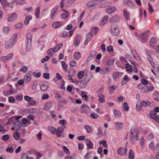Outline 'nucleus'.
<instances>
[{
  "label": "nucleus",
  "instance_id": "1",
  "mask_svg": "<svg viewBox=\"0 0 159 159\" xmlns=\"http://www.w3.org/2000/svg\"><path fill=\"white\" fill-rule=\"evenodd\" d=\"M33 35L30 32H28L26 34V38L27 42L25 44V50L28 51L30 49L31 46Z\"/></svg>",
  "mask_w": 159,
  "mask_h": 159
},
{
  "label": "nucleus",
  "instance_id": "2",
  "mask_svg": "<svg viewBox=\"0 0 159 159\" xmlns=\"http://www.w3.org/2000/svg\"><path fill=\"white\" fill-rule=\"evenodd\" d=\"M63 46V44L60 43L56 45L53 48L48 49V54L49 56L50 55L52 56V53H54L57 52L60 50Z\"/></svg>",
  "mask_w": 159,
  "mask_h": 159
},
{
  "label": "nucleus",
  "instance_id": "3",
  "mask_svg": "<svg viewBox=\"0 0 159 159\" xmlns=\"http://www.w3.org/2000/svg\"><path fill=\"white\" fill-rule=\"evenodd\" d=\"M137 87L141 92L143 93H147L149 92V87L147 86L144 85L143 84H139Z\"/></svg>",
  "mask_w": 159,
  "mask_h": 159
},
{
  "label": "nucleus",
  "instance_id": "4",
  "mask_svg": "<svg viewBox=\"0 0 159 159\" xmlns=\"http://www.w3.org/2000/svg\"><path fill=\"white\" fill-rule=\"evenodd\" d=\"M14 56V54L13 53H9L6 56H3L0 58V60L2 61L11 60Z\"/></svg>",
  "mask_w": 159,
  "mask_h": 159
},
{
  "label": "nucleus",
  "instance_id": "5",
  "mask_svg": "<svg viewBox=\"0 0 159 159\" xmlns=\"http://www.w3.org/2000/svg\"><path fill=\"white\" fill-rule=\"evenodd\" d=\"M58 6H56L52 9L50 14V18L51 19L54 18L57 16L58 12Z\"/></svg>",
  "mask_w": 159,
  "mask_h": 159
},
{
  "label": "nucleus",
  "instance_id": "6",
  "mask_svg": "<svg viewBox=\"0 0 159 159\" xmlns=\"http://www.w3.org/2000/svg\"><path fill=\"white\" fill-rule=\"evenodd\" d=\"M127 151V144H126L125 146V149L121 147L119 148L117 150V152L120 155H123L125 154H126V155Z\"/></svg>",
  "mask_w": 159,
  "mask_h": 159
},
{
  "label": "nucleus",
  "instance_id": "7",
  "mask_svg": "<svg viewBox=\"0 0 159 159\" xmlns=\"http://www.w3.org/2000/svg\"><path fill=\"white\" fill-rule=\"evenodd\" d=\"M111 31L113 35L117 36L119 33V30L117 25L112 26L111 28Z\"/></svg>",
  "mask_w": 159,
  "mask_h": 159
},
{
  "label": "nucleus",
  "instance_id": "8",
  "mask_svg": "<svg viewBox=\"0 0 159 159\" xmlns=\"http://www.w3.org/2000/svg\"><path fill=\"white\" fill-rule=\"evenodd\" d=\"M1 4L2 6L5 7H12L13 6V4L12 1L8 2L7 1H0Z\"/></svg>",
  "mask_w": 159,
  "mask_h": 159
},
{
  "label": "nucleus",
  "instance_id": "9",
  "mask_svg": "<svg viewBox=\"0 0 159 159\" xmlns=\"http://www.w3.org/2000/svg\"><path fill=\"white\" fill-rule=\"evenodd\" d=\"M120 17L118 15H116L111 18L109 21L111 23H117L120 20Z\"/></svg>",
  "mask_w": 159,
  "mask_h": 159
},
{
  "label": "nucleus",
  "instance_id": "10",
  "mask_svg": "<svg viewBox=\"0 0 159 159\" xmlns=\"http://www.w3.org/2000/svg\"><path fill=\"white\" fill-rule=\"evenodd\" d=\"M17 17V14L13 12L7 18V20L9 22H12L16 19Z\"/></svg>",
  "mask_w": 159,
  "mask_h": 159
},
{
  "label": "nucleus",
  "instance_id": "11",
  "mask_svg": "<svg viewBox=\"0 0 159 159\" xmlns=\"http://www.w3.org/2000/svg\"><path fill=\"white\" fill-rule=\"evenodd\" d=\"M148 34L147 32H144L139 34V37L142 40L146 42L148 40Z\"/></svg>",
  "mask_w": 159,
  "mask_h": 159
},
{
  "label": "nucleus",
  "instance_id": "12",
  "mask_svg": "<svg viewBox=\"0 0 159 159\" xmlns=\"http://www.w3.org/2000/svg\"><path fill=\"white\" fill-rule=\"evenodd\" d=\"M31 74L30 71L28 72L24 76V79L25 83H28L31 80Z\"/></svg>",
  "mask_w": 159,
  "mask_h": 159
},
{
  "label": "nucleus",
  "instance_id": "13",
  "mask_svg": "<svg viewBox=\"0 0 159 159\" xmlns=\"http://www.w3.org/2000/svg\"><path fill=\"white\" fill-rule=\"evenodd\" d=\"M93 35L91 33H89L87 34L86 39L84 43L85 45H87L89 42L92 39L93 37Z\"/></svg>",
  "mask_w": 159,
  "mask_h": 159
},
{
  "label": "nucleus",
  "instance_id": "14",
  "mask_svg": "<svg viewBox=\"0 0 159 159\" xmlns=\"http://www.w3.org/2000/svg\"><path fill=\"white\" fill-rule=\"evenodd\" d=\"M15 43L12 40L10 39L9 41L6 42L5 44V47L6 49L10 48L14 45Z\"/></svg>",
  "mask_w": 159,
  "mask_h": 159
},
{
  "label": "nucleus",
  "instance_id": "15",
  "mask_svg": "<svg viewBox=\"0 0 159 159\" xmlns=\"http://www.w3.org/2000/svg\"><path fill=\"white\" fill-rule=\"evenodd\" d=\"M116 8L114 6H110L107 8L106 10V12L107 13L110 14L116 10Z\"/></svg>",
  "mask_w": 159,
  "mask_h": 159
},
{
  "label": "nucleus",
  "instance_id": "16",
  "mask_svg": "<svg viewBox=\"0 0 159 159\" xmlns=\"http://www.w3.org/2000/svg\"><path fill=\"white\" fill-rule=\"evenodd\" d=\"M157 39L155 37H152L150 41V46L152 48H155L157 45Z\"/></svg>",
  "mask_w": 159,
  "mask_h": 159
},
{
  "label": "nucleus",
  "instance_id": "17",
  "mask_svg": "<svg viewBox=\"0 0 159 159\" xmlns=\"http://www.w3.org/2000/svg\"><path fill=\"white\" fill-rule=\"evenodd\" d=\"M81 37L80 35L77 34L75 38L74 44L75 47H77L81 41Z\"/></svg>",
  "mask_w": 159,
  "mask_h": 159
},
{
  "label": "nucleus",
  "instance_id": "18",
  "mask_svg": "<svg viewBox=\"0 0 159 159\" xmlns=\"http://www.w3.org/2000/svg\"><path fill=\"white\" fill-rule=\"evenodd\" d=\"M131 132V135H130V138L131 139L133 138L134 137V134H135V139L137 140H139V138L138 136V134L137 132L135 131L134 129H131L130 130Z\"/></svg>",
  "mask_w": 159,
  "mask_h": 159
},
{
  "label": "nucleus",
  "instance_id": "19",
  "mask_svg": "<svg viewBox=\"0 0 159 159\" xmlns=\"http://www.w3.org/2000/svg\"><path fill=\"white\" fill-rule=\"evenodd\" d=\"M98 3V1H89L86 5L88 7H92L96 6Z\"/></svg>",
  "mask_w": 159,
  "mask_h": 159
},
{
  "label": "nucleus",
  "instance_id": "20",
  "mask_svg": "<svg viewBox=\"0 0 159 159\" xmlns=\"http://www.w3.org/2000/svg\"><path fill=\"white\" fill-rule=\"evenodd\" d=\"M64 131V129L62 127H59L56 131V134L57 137H59L61 136V134Z\"/></svg>",
  "mask_w": 159,
  "mask_h": 159
},
{
  "label": "nucleus",
  "instance_id": "21",
  "mask_svg": "<svg viewBox=\"0 0 159 159\" xmlns=\"http://www.w3.org/2000/svg\"><path fill=\"white\" fill-rule=\"evenodd\" d=\"M89 80V79H88L87 80H83L81 81L80 85V88L81 89L85 88Z\"/></svg>",
  "mask_w": 159,
  "mask_h": 159
},
{
  "label": "nucleus",
  "instance_id": "22",
  "mask_svg": "<svg viewBox=\"0 0 159 159\" xmlns=\"http://www.w3.org/2000/svg\"><path fill=\"white\" fill-rule=\"evenodd\" d=\"M62 10L64 11V12L61 14V17L62 19H66L67 18L69 15V12L68 11L64 9H62Z\"/></svg>",
  "mask_w": 159,
  "mask_h": 159
},
{
  "label": "nucleus",
  "instance_id": "23",
  "mask_svg": "<svg viewBox=\"0 0 159 159\" xmlns=\"http://www.w3.org/2000/svg\"><path fill=\"white\" fill-rule=\"evenodd\" d=\"M22 123L20 121H16L13 125L14 128L19 129L22 126Z\"/></svg>",
  "mask_w": 159,
  "mask_h": 159
},
{
  "label": "nucleus",
  "instance_id": "24",
  "mask_svg": "<svg viewBox=\"0 0 159 159\" xmlns=\"http://www.w3.org/2000/svg\"><path fill=\"white\" fill-rule=\"evenodd\" d=\"M63 24L62 22L55 21L53 22L52 25V27L54 28H57L61 26Z\"/></svg>",
  "mask_w": 159,
  "mask_h": 159
},
{
  "label": "nucleus",
  "instance_id": "25",
  "mask_svg": "<svg viewBox=\"0 0 159 159\" xmlns=\"http://www.w3.org/2000/svg\"><path fill=\"white\" fill-rule=\"evenodd\" d=\"M123 14L125 18L127 20H129V13L126 9L123 10Z\"/></svg>",
  "mask_w": 159,
  "mask_h": 159
},
{
  "label": "nucleus",
  "instance_id": "26",
  "mask_svg": "<svg viewBox=\"0 0 159 159\" xmlns=\"http://www.w3.org/2000/svg\"><path fill=\"white\" fill-rule=\"evenodd\" d=\"M108 16H105L103 18L102 21L99 23V25L101 26H103L107 23L108 18Z\"/></svg>",
  "mask_w": 159,
  "mask_h": 159
},
{
  "label": "nucleus",
  "instance_id": "27",
  "mask_svg": "<svg viewBox=\"0 0 159 159\" xmlns=\"http://www.w3.org/2000/svg\"><path fill=\"white\" fill-rule=\"evenodd\" d=\"M84 128L86 130V132L87 133H90L92 132L93 130V128L89 125H84Z\"/></svg>",
  "mask_w": 159,
  "mask_h": 159
},
{
  "label": "nucleus",
  "instance_id": "28",
  "mask_svg": "<svg viewBox=\"0 0 159 159\" xmlns=\"http://www.w3.org/2000/svg\"><path fill=\"white\" fill-rule=\"evenodd\" d=\"M115 125L116 129L118 130H120L123 128L124 126L123 123L118 122L116 123Z\"/></svg>",
  "mask_w": 159,
  "mask_h": 159
},
{
  "label": "nucleus",
  "instance_id": "29",
  "mask_svg": "<svg viewBox=\"0 0 159 159\" xmlns=\"http://www.w3.org/2000/svg\"><path fill=\"white\" fill-rule=\"evenodd\" d=\"M98 101L100 103H103L105 102V96L103 94H100L98 95Z\"/></svg>",
  "mask_w": 159,
  "mask_h": 159
},
{
  "label": "nucleus",
  "instance_id": "30",
  "mask_svg": "<svg viewBox=\"0 0 159 159\" xmlns=\"http://www.w3.org/2000/svg\"><path fill=\"white\" fill-rule=\"evenodd\" d=\"M74 58L76 60H79L80 59L81 57V55L80 53L78 52H75L73 55Z\"/></svg>",
  "mask_w": 159,
  "mask_h": 159
},
{
  "label": "nucleus",
  "instance_id": "31",
  "mask_svg": "<svg viewBox=\"0 0 159 159\" xmlns=\"http://www.w3.org/2000/svg\"><path fill=\"white\" fill-rule=\"evenodd\" d=\"M120 75L119 72H115L112 75V77L115 81H118L119 79Z\"/></svg>",
  "mask_w": 159,
  "mask_h": 159
},
{
  "label": "nucleus",
  "instance_id": "32",
  "mask_svg": "<svg viewBox=\"0 0 159 159\" xmlns=\"http://www.w3.org/2000/svg\"><path fill=\"white\" fill-rule=\"evenodd\" d=\"M86 144L87 146L89 149H92L93 145L92 142L89 140H87L86 141Z\"/></svg>",
  "mask_w": 159,
  "mask_h": 159
},
{
  "label": "nucleus",
  "instance_id": "33",
  "mask_svg": "<svg viewBox=\"0 0 159 159\" xmlns=\"http://www.w3.org/2000/svg\"><path fill=\"white\" fill-rule=\"evenodd\" d=\"M113 114L115 117L117 118L120 117L121 116L120 111L116 109L113 110Z\"/></svg>",
  "mask_w": 159,
  "mask_h": 159
},
{
  "label": "nucleus",
  "instance_id": "34",
  "mask_svg": "<svg viewBox=\"0 0 159 159\" xmlns=\"http://www.w3.org/2000/svg\"><path fill=\"white\" fill-rule=\"evenodd\" d=\"M126 5L130 8H134L135 6L131 1H128L126 3Z\"/></svg>",
  "mask_w": 159,
  "mask_h": 159
},
{
  "label": "nucleus",
  "instance_id": "35",
  "mask_svg": "<svg viewBox=\"0 0 159 159\" xmlns=\"http://www.w3.org/2000/svg\"><path fill=\"white\" fill-rule=\"evenodd\" d=\"M48 130L52 134H55L56 133L57 129L54 127L51 126H49L48 128Z\"/></svg>",
  "mask_w": 159,
  "mask_h": 159
},
{
  "label": "nucleus",
  "instance_id": "36",
  "mask_svg": "<svg viewBox=\"0 0 159 159\" xmlns=\"http://www.w3.org/2000/svg\"><path fill=\"white\" fill-rule=\"evenodd\" d=\"M32 19V16L31 15L27 16L24 21V24L25 25H27L29 23V21Z\"/></svg>",
  "mask_w": 159,
  "mask_h": 159
},
{
  "label": "nucleus",
  "instance_id": "37",
  "mask_svg": "<svg viewBox=\"0 0 159 159\" xmlns=\"http://www.w3.org/2000/svg\"><path fill=\"white\" fill-rule=\"evenodd\" d=\"M134 152L132 150H130L128 155V158L129 159H134Z\"/></svg>",
  "mask_w": 159,
  "mask_h": 159
},
{
  "label": "nucleus",
  "instance_id": "38",
  "mask_svg": "<svg viewBox=\"0 0 159 159\" xmlns=\"http://www.w3.org/2000/svg\"><path fill=\"white\" fill-rule=\"evenodd\" d=\"M52 106V104L51 102H48L45 104L44 108L46 110L49 109Z\"/></svg>",
  "mask_w": 159,
  "mask_h": 159
},
{
  "label": "nucleus",
  "instance_id": "39",
  "mask_svg": "<svg viewBox=\"0 0 159 159\" xmlns=\"http://www.w3.org/2000/svg\"><path fill=\"white\" fill-rule=\"evenodd\" d=\"M141 102V103L142 104L143 107H146L147 106H150V102L148 101H142Z\"/></svg>",
  "mask_w": 159,
  "mask_h": 159
},
{
  "label": "nucleus",
  "instance_id": "40",
  "mask_svg": "<svg viewBox=\"0 0 159 159\" xmlns=\"http://www.w3.org/2000/svg\"><path fill=\"white\" fill-rule=\"evenodd\" d=\"M40 12V8L39 7H38L35 11V16L37 18H39V17Z\"/></svg>",
  "mask_w": 159,
  "mask_h": 159
},
{
  "label": "nucleus",
  "instance_id": "41",
  "mask_svg": "<svg viewBox=\"0 0 159 159\" xmlns=\"http://www.w3.org/2000/svg\"><path fill=\"white\" fill-rule=\"evenodd\" d=\"M99 29L97 27H93L92 28L91 31L94 34H96L98 32Z\"/></svg>",
  "mask_w": 159,
  "mask_h": 159
},
{
  "label": "nucleus",
  "instance_id": "42",
  "mask_svg": "<svg viewBox=\"0 0 159 159\" xmlns=\"http://www.w3.org/2000/svg\"><path fill=\"white\" fill-rule=\"evenodd\" d=\"M13 136L15 139L19 140L20 139V134L18 132L16 131L13 134Z\"/></svg>",
  "mask_w": 159,
  "mask_h": 159
},
{
  "label": "nucleus",
  "instance_id": "43",
  "mask_svg": "<svg viewBox=\"0 0 159 159\" xmlns=\"http://www.w3.org/2000/svg\"><path fill=\"white\" fill-rule=\"evenodd\" d=\"M13 4L16 5H21L22 4L24 3V1H15L12 2Z\"/></svg>",
  "mask_w": 159,
  "mask_h": 159
},
{
  "label": "nucleus",
  "instance_id": "44",
  "mask_svg": "<svg viewBox=\"0 0 159 159\" xmlns=\"http://www.w3.org/2000/svg\"><path fill=\"white\" fill-rule=\"evenodd\" d=\"M96 52L95 51H92L89 54V57L88 58V59L90 60L95 55Z\"/></svg>",
  "mask_w": 159,
  "mask_h": 159
},
{
  "label": "nucleus",
  "instance_id": "45",
  "mask_svg": "<svg viewBox=\"0 0 159 159\" xmlns=\"http://www.w3.org/2000/svg\"><path fill=\"white\" fill-rule=\"evenodd\" d=\"M150 117L152 119H154L157 115L154 111H151L150 112Z\"/></svg>",
  "mask_w": 159,
  "mask_h": 159
},
{
  "label": "nucleus",
  "instance_id": "46",
  "mask_svg": "<svg viewBox=\"0 0 159 159\" xmlns=\"http://www.w3.org/2000/svg\"><path fill=\"white\" fill-rule=\"evenodd\" d=\"M143 107L142 104L141 103V102H138L136 104V108L138 111H140L141 110L142 107Z\"/></svg>",
  "mask_w": 159,
  "mask_h": 159
},
{
  "label": "nucleus",
  "instance_id": "47",
  "mask_svg": "<svg viewBox=\"0 0 159 159\" xmlns=\"http://www.w3.org/2000/svg\"><path fill=\"white\" fill-rule=\"evenodd\" d=\"M23 26L22 23H19L16 24L15 26V28L17 29H20L22 28Z\"/></svg>",
  "mask_w": 159,
  "mask_h": 159
},
{
  "label": "nucleus",
  "instance_id": "48",
  "mask_svg": "<svg viewBox=\"0 0 159 159\" xmlns=\"http://www.w3.org/2000/svg\"><path fill=\"white\" fill-rule=\"evenodd\" d=\"M77 63L75 61L72 60L70 61V66L71 67H75L76 66Z\"/></svg>",
  "mask_w": 159,
  "mask_h": 159
},
{
  "label": "nucleus",
  "instance_id": "49",
  "mask_svg": "<svg viewBox=\"0 0 159 159\" xmlns=\"http://www.w3.org/2000/svg\"><path fill=\"white\" fill-rule=\"evenodd\" d=\"M84 72L83 71H79L77 74V76L79 79H81L82 78L84 75Z\"/></svg>",
  "mask_w": 159,
  "mask_h": 159
},
{
  "label": "nucleus",
  "instance_id": "50",
  "mask_svg": "<svg viewBox=\"0 0 159 159\" xmlns=\"http://www.w3.org/2000/svg\"><path fill=\"white\" fill-rule=\"evenodd\" d=\"M48 86L46 84L42 85L40 87V89L42 91H44L47 90L48 89Z\"/></svg>",
  "mask_w": 159,
  "mask_h": 159
},
{
  "label": "nucleus",
  "instance_id": "51",
  "mask_svg": "<svg viewBox=\"0 0 159 159\" xmlns=\"http://www.w3.org/2000/svg\"><path fill=\"white\" fill-rule=\"evenodd\" d=\"M125 68L129 72L131 71L132 70V66L131 65L129 64H127L125 65Z\"/></svg>",
  "mask_w": 159,
  "mask_h": 159
},
{
  "label": "nucleus",
  "instance_id": "52",
  "mask_svg": "<svg viewBox=\"0 0 159 159\" xmlns=\"http://www.w3.org/2000/svg\"><path fill=\"white\" fill-rule=\"evenodd\" d=\"M123 107L125 111H127L129 110V106L126 102H125L124 103Z\"/></svg>",
  "mask_w": 159,
  "mask_h": 159
},
{
  "label": "nucleus",
  "instance_id": "53",
  "mask_svg": "<svg viewBox=\"0 0 159 159\" xmlns=\"http://www.w3.org/2000/svg\"><path fill=\"white\" fill-rule=\"evenodd\" d=\"M143 12H144V15L145 16V18L146 17V12L145 10H144L143 11V10L141 9H140V10L139 11V16L140 17H141L142 16L143 14Z\"/></svg>",
  "mask_w": 159,
  "mask_h": 159
},
{
  "label": "nucleus",
  "instance_id": "54",
  "mask_svg": "<svg viewBox=\"0 0 159 159\" xmlns=\"http://www.w3.org/2000/svg\"><path fill=\"white\" fill-rule=\"evenodd\" d=\"M111 68L108 67H106L103 70V74H106L110 71Z\"/></svg>",
  "mask_w": 159,
  "mask_h": 159
},
{
  "label": "nucleus",
  "instance_id": "55",
  "mask_svg": "<svg viewBox=\"0 0 159 159\" xmlns=\"http://www.w3.org/2000/svg\"><path fill=\"white\" fill-rule=\"evenodd\" d=\"M98 134L100 136H102L103 134L102 129V128L100 127H99L98 128Z\"/></svg>",
  "mask_w": 159,
  "mask_h": 159
},
{
  "label": "nucleus",
  "instance_id": "56",
  "mask_svg": "<svg viewBox=\"0 0 159 159\" xmlns=\"http://www.w3.org/2000/svg\"><path fill=\"white\" fill-rule=\"evenodd\" d=\"M59 123L62 125H64L66 124L67 121L65 120H61L59 121Z\"/></svg>",
  "mask_w": 159,
  "mask_h": 159
},
{
  "label": "nucleus",
  "instance_id": "57",
  "mask_svg": "<svg viewBox=\"0 0 159 159\" xmlns=\"http://www.w3.org/2000/svg\"><path fill=\"white\" fill-rule=\"evenodd\" d=\"M20 70L24 73H25L28 70V68L26 66H23L21 67Z\"/></svg>",
  "mask_w": 159,
  "mask_h": 159
},
{
  "label": "nucleus",
  "instance_id": "58",
  "mask_svg": "<svg viewBox=\"0 0 159 159\" xmlns=\"http://www.w3.org/2000/svg\"><path fill=\"white\" fill-rule=\"evenodd\" d=\"M131 52L134 57L136 58L137 57V53L136 50L134 49H131Z\"/></svg>",
  "mask_w": 159,
  "mask_h": 159
},
{
  "label": "nucleus",
  "instance_id": "59",
  "mask_svg": "<svg viewBox=\"0 0 159 159\" xmlns=\"http://www.w3.org/2000/svg\"><path fill=\"white\" fill-rule=\"evenodd\" d=\"M154 151L156 152H159V143L155 146L154 149Z\"/></svg>",
  "mask_w": 159,
  "mask_h": 159
},
{
  "label": "nucleus",
  "instance_id": "60",
  "mask_svg": "<svg viewBox=\"0 0 159 159\" xmlns=\"http://www.w3.org/2000/svg\"><path fill=\"white\" fill-rule=\"evenodd\" d=\"M37 109L35 108H30L28 110V111L31 113H35L37 112Z\"/></svg>",
  "mask_w": 159,
  "mask_h": 159
},
{
  "label": "nucleus",
  "instance_id": "61",
  "mask_svg": "<svg viewBox=\"0 0 159 159\" xmlns=\"http://www.w3.org/2000/svg\"><path fill=\"white\" fill-rule=\"evenodd\" d=\"M99 143L100 144H102L103 146L105 148H107V145L106 144V141L105 140H103L99 142Z\"/></svg>",
  "mask_w": 159,
  "mask_h": 159
},
{
  "label": "nucleus",
  "instance_id": "62",
  "mask_svg": "<svg viewBox=\"0 0 159 159\" xmlns=\"http://www.w3.org/2000/svg\"><path fill=\"white\" fill-rule=\"evenodd\" d=\"M8 101L10 103H13L15 102V99L13 97L11 96L8 98Z\"/></svg>",
  "mask_w": 159,
  "mask_h": 159
},
{
  "label": "nucleus",
  "instance_id": "63",
  "mask_svg": "<svg viewBox=\"0 0 159 159\" xmlns=\"http://www.w3.org/2000/svg\"><path fill=\"white\" fill-rule=\"evenodd\" d=\"M61 66L65 70H66L67 68V65L63 61L61 62Z\"/></svg>",
  "mask_w": 159,
  "mask_h": 159
},
{
  "label": "nucleus",
  "instance_id": "64",
  "mask_svg": "<svg viewBox=\"0 0 159 159\" xmlns=\"http://www.w3.org/2000/svg\"><path fill=\"white\" fill-rule=\"evenodd\" d=\"M28 157L27 154L25 153H22L21 156V159H27Z\"/></svg>",
  "mask_w": 159,
  "mask_h": 159
}]
</instances>
